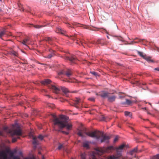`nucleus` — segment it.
Here are the masks:
<instances>
[{
  "label": "nucleus",
  "instance_id": "f257e3e1",
  "mask_svg": "<svg viewBox=\"0 0 159 159\" xmlns=\"http://www.w3.org/2000/svg\"><path fill=\"white\" fill-rule=\"evenodd\" d=\"M54 118L53 122L55 125H57L61 129L65 127H66L67 130H71L72 128V125L71 124L68 123L67 121L68 117L64 115L61 116L59 118H57L54 115H52Z\"/></svg>",
  "mask_w": 159,
  "mask_h": 159
},
{
  "label": "nucleus",
  "instance_id": "f03ea898",
  "mask_svg": "<svg viewBox=\"0 0 159 159\" xmlns=\"http://www.w3.org/2000/svg\"><path fill=\"white\" fill-rule=\"evenodd\" d=\"M84 133L88 136L95 138L97 140L99 139L101 137L102 139L101 140V143L107 141L110 138L109 136H106L102 132L98 130H95L92 132H84Z\"/></svg>",
  "mask_w": 159,
  "mask_h": 159
},
{
  "label": "nucleus",
  "instance_id": "7ed1b4c3",
  "mask_svg": "<svg viewBox=\"0 0 159 159\" xmlns=\"http://www.w3.org/2000/svg\"><path fill=\"white\" fill-rule=\"evenodd\" d=\"M16 127L17 128L16 129L12 130L9 129L8 127H6L4 128L3 130L5 132L10 134L12 136L14 135L20 136L21 135L22 132L20 127L18 125H17Z\"/></svg>",
  "mask_w": 159,
  "mask_h": 159
},
{
  "label": "nucleus",
  "instance_id": "20e7f679",
  "mask_svg": "<svg viewBox=\"0 0 159 159\" xmlns=\"http://www.w3.org/2000/svg\"><path fill=\"white\" fill-rule=\"evenodd\" d=\"M125 147V145L124 144H122L119 147L116 148V154L118 157H121L122 154L121 153L124 148Z\"/></svg>",
  "mask_w": 159,
  "mask_h": 159
},
{
  "label": "nucleus",
  "instance_id": "39448f33",
  "mask_svg": "<svg viewBox=\"0 0 159 159\" xmlns=\"http://www.w3.org/2000/svg\"><path fill=\"white\" fill-rule=\"evenodd\" d=\"M73 74L72 71L70 69H68L66 71L62 70L58 73L59 75H66L67 76L69 77Z\"/></svg>",
  "mask_w": 159,
  "mask_h": 159
},
{
  "label": "nucleus",
  "instance_id": "423d86ee",
  "mask_svg": "<svg viewBox=\"0 0 159 159\" xmlns=\"http://www.w3.org/2000/svg\"><path fill=\"white\" fill-rule=\"evenodd\" d=\"M109 94V93L105 91H102L99 92L98 93L96 94V95L99 96L103 98H107L108 95Z\"/></svg>",
  "mask_w": 159,
  "mask_h": 159
},
{
  "label": "nucleus",
  "instance_id": "0eeeda50",
  "mask_svg": "<svg viewBox=\"0 0 159 159\" xmlns=\"http://www.w3.org/2000/svg\"><path fill=\"white\" fill-rule=\"evenodd\" d=\"M50 88L51 89L53 92L56 93H59L60 91V89L59 88H57L55 85H52L50 87Z\"/></svg>",
  "mask_w": 159,
  "mask_h": 159
},
{
  "label": "nucleus",
  "instance_id": "6e6552de",
  "mask_svg": "<svg viewBox=\"0 0 159 159\" xmlns=\"http://www.w3.org/2000/svg\"><path fill=\"white\" fill-rule=\"evenodd\" d=\"M107 100L110 102H114L116 99V97L112 95V94L109 93V94L108 95L107 97Z\"/></svg>",
  "mask_w": 159,
  "mask_h": 159
},
{
  "label": "nucleus",
  "instance_id": "1a4fd4ad",
  "mask_svg": "<svg viewBox=\"0 0 159 159\" xmlns=\"http://www.w3.org/2000/svg\"><path fill=\"white\" fill-rule=\"evenodd\" d=\"M65 59L69 60L72 63H76L77 61V60L75 57H66Z\"/></svg>",
  "mask_w": 159,
  "mask_h": 159
},
{
  "label": "nucleus",
  "instance_id": "9d476101",
  "mask_svg": "<svg viewBox=\"0 0 159 159\" xmlns=\"http://www.w3.org/2000/svg\"><path fill=\"white\" fill-rule=\"evenodd\" d=\"M56 32L57 33H60L62 35L66 36V31L61 30V28H57L56 30Z\"/></svg>",
  "mask_w": 159,
  "mask_h": 159
},
{
  "label": "nucleus",
  "instance_id": "9b49d317",
  "mask_svg": "<svg viewBox=\"0 0 159 159\" xmlns=\"http://www.w3.org/2000/svg\"><path fill=\"white\" fill-rule=\"evenodd\" d=\"M20 159V157L18 156H14V153L11 152L10 153L9 157H8V159Z\"/></svg>",
  "mask_w": 159,
  "mask_h": 159
},
{
  "label": "nucleus",
  "instance_id": "f8f14e48",
  "mask_svg": "<svg viewBox=\"0 0 159 159\" xmlns=\"http://www.w3.org/2000/svg\"><path fill=\"white\" fill-rule=\"evenodd\" d=\"M51 81L48 79H46L42 80L41 81V83L44 85H46L48 84H50Z\"/></svg>",
  "mask_w": 159,
  "mask_h": 159
},
{
  "label": "nucleus",
  "instance_id": "ddd939ff",
  "mask_svg": "<svg viewBox=\"0 0 159 159\" xmlns=\"http://www.w3.org/2000/svg\"><path fill=\"white\" fill-rule=\"evenodd\" d=\"M74 101L75 102L74 106L77 108H78V107L76 105L78 104L81 102L80 99L79 98H76L74 99Z\"/></svg>",
  "mask_w": 159,
  "mask_h": 159
},
{
  "label": "nucleus",
  "instance_id": "4468645a",
  "mask_svg": "<svg viewBox=\"0 0 159 159\" xmlns=\"http://www.w3.org/2000/svg\"><path fill=\"white\" fill-rule=\"evenodd\" d=\"M113 149V147L112 146H110L107 148L105 150V152L107 153H109L111 152V151Z\"/></svg>",
  "mask_w": 159,
  "mask_h": 159
},
{
  "label": "nucleus",
  "instance_id": "2eb2a0df",
  "mask_svg": "<svg viewBox=\"0 0 159 159\" xmlns=\"http://www.w3.org/2000/svg\"><path fill=\"white\" fill-rule=\"evenodd\" d=\"M125 43V44H133L134 43H137V42H135L134 40L131 41H125V40H122Z\"/></svg>",
  "mask_w": 159,
  "mask_h": 159
},
{
  "label": "nucleus",
  "instance_id": "dca6fc26",
  "mask_svg": "<svg viewBox=\"0 0 159 159\" xmlns=\"http://www.w3.org/2000/svg\"><path fill=\"white\" fill-rule=\"evenodd\" d=\"M6 31L4 29L0 32V39H2V37L6 35Z\"/></svg>",
  "mask_w": 159,
  "mask_h": 159
},
{
  "label": "nucleus",
  "instance_id": "f3484780",
  "mask_svg": "<svg viewBox=\"0 0 159 159\" xmlns=\"http://www.w3.org/2000/svg\"><path fill=\"white\" fill-rule=\"evenodd\" d=\"M120 157L116 155L115 156L113 155L108 157L107 159H120Z\"/></svg>",
  "mask_w": 159,
  "mask_h": 159
},
{
  "label": "nucleus",
  "instance_id": "a211bd4d",
  "mask_svg": "<svg viewBox=\"0 0 159 159\" xmlns=\"http://www.w3.org/2000/svg\"><path fill=\"white\" fill-rule=\"evenodd\" d=\"M102 40H92L90 42H89V43H92V44H101Z\"/></svg>",
  "mask_w": 159,
  "mask_h": 159
},
{
  "label": "nucleus",
  "instance_id": "6ab92c4d",
  "mask_svg": "<svg viewBox=\"0 0 159 159\" xmlns=\"http://www.w3.org/2000/svg\"><path fill=\"white\" fill-rule=\"evenodd\" d=\"M137 147L134 148L133 149L131 150L129 152V153L132 155L134 153L137 152Z\"/></svg>",
  "mask_w": 159,
  "mask_h": 159
},
{
  "label": "nucleus",
  "instance_id": "aec40b11",
  "mask_svg": "<svg viewBox=\"0 0 159 159\" xmlns=\"http://www.w3.org/2000/svg\"><path fill=\"white\" fill-rule=\"evenodd\" d=\"M61 89L62 92H63L65 94H66L67 93L69 92L68 89L64 87H61Z\"/></svg>",
  "mask_w": 159,
  "mask_h": 159
},
{
  "label": "nucleus",
  "instance_id": "412c9836",
  "mask_svg": "<svg viewBox=\"0 0 159 159\" xmlns=\"http://www.w3.org/2000/svg\"><path fill=\"white\" fill-rule=\"evenodd\" d=\"M77 44H79L80 45H81L82 46H84L83 45V43H84L85 44H86V43L85 40H77L75 42Z\"/></svg>",
  "mask_w": 159,
  "mask_h": 159
},
{
  "label": "nucleus",
  "instance_id": "4be33fe9",
  "mask_svg": "<svg viewBox=\"0 0 159 159\" xmlns=\"http://www.w3.org/2000/svg\"><path fill=\"white\" fill-rule=\"evenodd\" d=\"M33 143L34 144L36 145L38 144V140H37V138L36 137L33 136Z\"/></svg>",
  "mask_w": 159,
  "mask_h": 159
},
{
  "label": "nucleus",
  "instance_id": "5701e85b",
  "mask_svg": "<svg viewBox=\"0 0 159 159\" xmlns=\"http://www.w3.org/2000/svg\"><path fill=\"white\" fill-rule=\"evenodd\" d=\"M83 147L84 148L88 149L89 148V142L87 141H86L83 143Z\"/></svg>",
  "mask_w": 159,
  "mask_h": 159
},
{
  "label": "nucleus",
  "instance_id": "b1692460",
  "mask_svg": "<svg viewBox=\"0 0 159 159\" xmlns=\"http://www.w3.org/2000/svg\"><path fill=\"white\" fill-rule=\"evenodd\" d=\"M83 133V131L82 130H80L77 133V134L79 136L81 137L82 138H83L84 137V136Z\"/></svg>",
  "mask_w": 159,
  "mask_h": 159
},
{
  "label": "nucleus",
  "instance_id": "393cba45",
  "mask_svg": "<svg viewBox=\"0 0 159 159\" xmlns=\"http://www.w3.org/2000/svg\"><path fill=\"white\" fill-rule=\"evenodd\" d=\"M131 103H132V102L129 99H126V102H123V103H122L121 104L122 105H124L125 104L129 105V104H130Z\"/></svg>",
  "mask_w": 159,
  "mask_h": 159
},
{
  "label": "nucleus",
  "instance_id": "a878e982",
  "mask_svg": "<svg viewBox=\"0 0 159 159\" xmlns=\"http://www.w3.org/2000/svg\"><path fill=\"white\" fill-rule=\"evenodd\" d=\"M151 159H159V154H156L151 157Z\"/></svg>",
  "mask_w": 159,
  "mask_h": 159
},
{
  "label": "nucleus",
  "instance_id": "bb28decb",
  "mask_svg": "<svg viewBox=\"0 0 159 159\" xmlns=\"http://www.w3.org/2000/svg\"><path fill=\"white\" fill-rule=\"evenodd\" d=\"M125 116H129L130 117H131L132 116V114L129 111H125Z\"/></svg>",
  "mask_w": 159,
  "mask_h": 159
},
{
  "label": "nucleus",
  "instance_id": "cd10ccee",
  "mask_svg": "<svg viewBox=\"0 0 159 159\" xmlns=\"http://www.w3.org/2000/svg\"><path fill=\"white\" fill-rule=\"evenodd\" d=\"M10 54H12V55L16 56H17L18 55V53L14 51H10Z\"/></svg>",
  "mask_w": 159,
  "mask_h": 159
},
{
  "label": "nucleus",
  "instance_id": "c85d7f7f",
  "mask_svg": "<svg viewBox=\"0 0 159 159\" xmlns=\"http://www.w3.org/2000/svg\"><path fill=\"white\" fill-rule=\"evenodd\" d=\"M148 62H153V61L151 59V58L149 57H147L146 56L145 57V58H144Z\"/></svg>",
  "mask_w": 159,
  "mask_h": 159
},
{
  "label": "nucleus",
  "instance_id": "c756f323",
  "mask_svg": "<svg viewBox=\"0 0 159 159\" xmlns=\"http://www.w3.org/2000/svg\"><path fill=\"white\" fill-rule=\"evenodd\" d=\"M138 54L141 57H142L143 58H145V57L146 55H143V53L142 52H139V51H138Z\"/></svg>",
  "mask_w": 159,
  "mask_h": 159
},
{
  "label": "nucleus",
  "instance_id": "7c9ffc66",
  "mask_svg": "<svg viewBox=\"0 0 159 159\" xmlns=\"http://www.w3.org/2000/svg\"><path fill=\"white\" fill-rule=\"evenodd\" d=\"M27 41L28 40H21L20 42L22 43L23 44L27 46Z\"/></svg>",
  "mask_w": 159,
  "mask_h": 159
},
{
  "label": "nucleus",
  "instance_id": "2f4dec72",
  "mask_svg": "<svg viewBox=\"0 0 159 159\" xmlns=\"http://www.w3.org/2000/svg\"><path fill=\"white\" fill-rule=\"evenodd\" d=\"M54 55V54L53 53H51L48 55L47 57H46V58H51L52 56Z\"/></svg>",
  "mask_w": 159,
  "mask_h": 159
},
{
  "label": "nucleus",
  "instance_id": "473e14b6",
  "mask_svg": "<svg viewBox=\"0 0 159 159\" xmlns=\"http://www.w3.org/2000/svg\"><path fill=\"white\" fill-rule=\"evenodd\" d=\"M32 25L34 26V28L37 29H39L41 28L42 27V25Z\"/></svg>",
  "mask_w": 159,
  "mask_h": 159
},
{
  "label": "nucleus",
  "instance_id": "72a5a7b5",
  "mask_svg": "<svg viewBox=\"0 0 159 159\" xmlns=\"http://www.w3.org/2000/svg\"><path fill=\"white\" fill-rule=\"evenodd\" d=\"M115 37H116L115 39H118V40H122V39H124V38L123 37L120 36H115Z\"/></svg>",
  "mask_w": 159,
  "mask_h": 159
},
{
  "label": "nucleus",
  "instance_id": "f704fd0d",
  "mask_svg": "<svg viewBox=\"0 0 159 159\" xmlns=\"http://www.w3.org/2000/svg\"><path fill=\"white\" fill-rule=\"evenodd\" d=\"M93 75L95 76H98L97 73L94 72V71H92L90 72Z\"/></svg>",
  "mask_w": 159,
  "mask_h": 159
},
{
  "label": "nucleus",
  "instance_id": "c9c22d12",
  "mask_svg": "<svg viewBox=\"0 0 159 159\" xmlns=\"http://www.w3.org/2000/svg\"><path fill=\"white\" fill-rule=\"evenodd\" d=\"M88 100L92 102H94L95 100V99L93 97H91L88 99Z\"/></svg>",
  "mask_w": 159,
  "mask_h": 159
},
{
  "label": "nucleus",
  "instance_id": "e433bc0d",
  "mask_svg": "<svg viewBox=\"0 0 159 159\" xmlns=\"http://www.w3.org/2000/svg\"><path fill=\"white\" fill-rule=\"evenodd\" d=\"M91 159H97V158L96 156L94 154H93L90 156V157Z\"/></svg>",
  "mask_w": 159,
  "mask_h": 159
},
{
  "label": "nucleus",
  "instance_id": "4c0bfd02",
  "mask_svg": "<svg viewBox=\"0 0 159 159\" xmlns=\"http://www.w3.org/2000/svg\"><path fill=\"white\" fill-rule=\"evenodd\" d=\"M100 119H101V120L105 121H106V118L105 116H102Z\"/></svg>",
  "mask_w": 159,
  "mask_h": 159
},
{
  "label": "nucleus",
  "instance_id": "58836bf2",
  "mask_svg": "<svg viewBox=\"0 0 159 159\" xmlns=\"http://www.w3.org/2000/svg\"><path fill=\"white\" fill-rule=\"evenodd\" d=\"M20 137H18L17 138H13L12 139V142L13 143L16 142L17 139H19Z\"/></svg>",
  "mask_w": 159,
  "mask_h": 159
},
{
  "label": "nucleus",
  "instance_id": "ea45409f",
  "mask_svg": "<svg viewBox=\"0 0 159 159\" xmlns=\"http://www.w3.org/2000/svg\"><path fill=\"white\" fill-rule=\"evenodd\" d=\"M63 146L62 144H60L58 147V150H60L63 148Z\"/></svg>",
  "mask_w": 159,
  "mask_h": 159
},
{
  "label": "nucleus",
  "instance_id": "a19ab883",
  "mask_svg": "<svg viewBox=\"0 0 159 159\" xmlns=\"http://www.w3.org/2000/svg\"><path fill=\"white\" fill-rule=\"evenodd\" d=\"M38 138L41 140H42L43 138V137L42 135H40L38 136Z\"/></svg>",
  "mask_w": 159,
  "mask_h": 159
},
{
  "label": "nucleus",
  "instance_id": "79ce46f5",
  "mask_svg": "<svg viewBox=\"0 0 159 159\" xmlns=\"http://www.w3.org/2000/svg\"><path fill=\"white\" fill-rule=\"evenodd\" d=\"M118 140V137L117 136H116L114 139V142L115 143Z\"/></svg>",
  "mask_w": 159,
  "mask_h": 159
},
{
  "label": "nucleus",
  "instance_id": "37998d69",
  "mask_svg": "<svg viewBox=\"0 0 159 159\" xmlns=\"http://www.w3.org/2000/svg\"><path fill=\"white\" fill-rule=\"evenodd\" d=\"M133 39V40H136V39H139V40H144L143 39H139V38H137H137H136L135 39Z\"/></svg>",
  "mask_w": 159,
  "mask_h": 159
},
{
  "label": "nucleus",
  "instance_id": "c03bdc74",
  "mask_svg": "<svg viewBox=\"0 0 159 159\" xmlns=\"http://www.w3.org/2000/svg\"><path fill=\"white\" fill-rule=\"evenodd\" d=\"M154 70L159 71V67L155 68Z\"/></svg>",
  "mask_w": 159,
  "mask_h": 159
},
{
  "label": "nucleus",
  "instance_id": "a18cd8bd",
  "mask_svg": "<svg viewBox=\"0 0 159 159\" xmlns=\"http://www.w3.org/2000/svg\"><path fill=\"white\" fill-rule=\"evenodd\" d=\"M62 132L63 133H64L65 134H69L68 132H65V131H62Z\"/></svg>",
  "mask_w": 159,
  "mask_h": 159
},
{
  "label": "nucleus",
  "instance_id": "49530a36",
  "mask_svg": "<svg viewBox=\"0 0 159 159\" xmlns=\"http://www.w3.org/2000/svg\"><path fill=\"white\" fill-rule=\"evenodd\" d=\"M111 35H107V37L108 39H110V37H111Z\"/></svg>",
  "mask_w": 159,
  "mask_h": 159
},
{
  "label": "nucleus",
  "instance_id": "de8ad7c7",
  "mask_svg": "<svg viewBox=\"0 0 159 159\" xmlns=\"http://www.w3.org/2000/svg\"><path fill=\"white\" fill-rule=\"evenodd\" d=\"M24 159H31L30 158H27V157H25V158Z\"/></svg>",
  "mask_w": 159,
  "mask_h": 159
},
{
  "label": "nucleus",
  "instance_id": "09e8293b",
  "mask_svg": "<svg viewBox=\"0 0 159 159\" xmlns=\"http://www.w3.org/2000/svg\"><path fill=\"white\" fill-rule=\"evenodd\" d=\"M157 51L159 52V48H157Z\"/></svg>",
  "mask_w": 159,
  "mask_h": 159
},
{
  "label": "nucleus",
  "instance_id": "8fccbe9b",
  "mask_svg": "<svg viewBox=\"0 0 159 159\" xmlns=\"http://www.w3.org/2000/svg\"><path fill=\"white\" fill-rule=\"evenodd\" d=\"M67 82H72V81H70V80L68 81Z\"/></svg>",
  "mask_w": 159,
  "mask_h": 159
},
{
  "label": "nucleus",
  "instance_id": "3c124183",
  "mask_svg": "<svg viewBox=\"0 0 159 159\" xmlns=\"http://www.w3.org/2000/svg\"><path fill=\"white\" fill-rule=\"evenodd\" d=\"M75 38H76V39H79L78 38H77V37H76L75 38H72V39H75Z\"/></svg>",
  "mask_w": 159,
  "mask_h": 159
},
{
  "label": "nucleus",
  "instance_id": "603ef678",
  "mask_svg": "<svg viewBox=\"0 0 159 159\" xmlns=\"http://www.w3.org/2000/svg\"><path fill=\"white\" fill-rule=\"evenodd\" d=\"M48 40H51V39L50 38L48 37Z\"/></svg>",
  "mask_w": 159,
  "mask_h": 159
},
{
  "label": "nucleus",
  "instance_id": "864d4df0",
  "mask_svg": "<svg viewBox=\"0 0 159 159\" xmlns=\"http://www.w3.org/2000/svg\"><path fill=\"white\" fill-rule=\"evenodd\" d=\"M21 10L22 11H24V9L23 8H22Z\"/></svg>",
  "mask_w": 159,
  "mask_h": 159
},
{
  "label": "nucleus",
  "instance_id": "5fc2aeb1",
  "mask_svg": "<svg viewBox=\"0 0 159 159\" xmlns=\"http://www.w3.org/2000/svg\"><path fill=\"white\" fill-rule=\"evenodd\" d=\"M39 154H41V152H39Z\"/></svg>",
  "mask_w": 159,
  "mask_h": 159
},
{
  "label": "nucleus",
  "instance_id": "6e6d98bb",
  "mask_svg": "<svg viewBox=\"0 0 159 159\" xmlns=\"http://www.w3.org/2000/svg\"><path fill=\"white\" fill-rule=\"evenodd\" d=\"M41 128H41V127H40V128H39V129H41Z\"/></svg>",
  "mask_w": 159,
  "mask_h": 159
},
{
  "label": "nucleus",
  "instance_id": "4d7b16f0",
  "mask_svg": "<svg viewBox=\"0 0 159 159\" xmlns=\"http://www.w3.org/2000/svg\"><path fill=\"white\" fill-rule=\"evenodd\" d=\"M0 1H1V2H2V0H0Z\"/></svg>",
  "mask_w": 159,
  "mask_h": 159
},
{
  "label": "nucleus",
  "instance_id": "13d9d810",
  "mask_svg": "<svg viewBox=\"0 0 159 159\" xmlns=\"http://www.w3.org/2000/svg\"><path fill=\"white\" fill-rule=\"evenodd\" d=\"M104 44H102V45H103Z\"/></svg>",
  "mask_w": 159,
  "mask_h": 159
},
{
  "label": "nucleus",
  "instance_id": "bf43d9fd",
  "mask_svg": "<svg viewBox=\"0 0 159 159\" xmlns=\"http://www.w3.org/2000/svg\"><path fill=\"white\" fill-rule=\"evenodd\" d=\"M105 32H106V31H106V30H105Z\"/></svg>",
  "mask_w": 159,
  "mask_h": 159
},
{
  "label": "nucleus",
  "instance_id": "052dcab7",
  "mask_svg": "<svg viewBox=\"0 0 159 159\" xmlns=\"http://www.w3.org/2000/svg\"><path fill=\"white\" fill-rule=\"evenodd\" d=\"M72 159H73L72 158Z\"/></svg>",
  "mask_w": 159,
  "mask_h": 159
}]
</instances>
